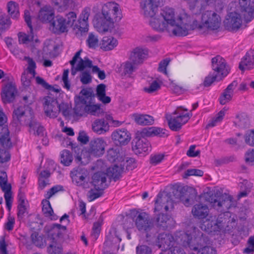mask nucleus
I'll use <instances>...</instances> for the list:
<instances>
[{"mask_svg": "<svg viewBox=\"0 0 254 254\" xmlns=\"http://www.w3.org/2000/svg\"><path fill=\"white\" fill-rule=\"evenodd\" d=\"M180 17V13L176 20L174 9L166 7L162 9L160 15L150 17L149 24L158 32L166 31L176 36H185L180 34L184 29V24Z\"/></svg>", "mask_w": 254, "mask_h": 254, "instance_id": "nucleus-1", "label": "nucleus"}, {"mask_svg": "<svg viewBox=\"0 0 254 254\" xmlns=\"http://www.w3.org/2000/svg\"><path fill=\"white\" fill-rule=\"evenodd\" d=\"M180 19L184 24V29L181 35L187 36L190 30L195 29L201 30L206 29L211 30L218 29L221 24V18L215 12L212 10H206L201 15V21L198 22L196 20L192 21L191 17L187 14L184 10L180 11Z\"/></svg>", "mask_w": 254, "mask_h": 254, "instance_id": "nucleus-2", "label": "nucleus"}, {"mask_svg": "<svg viewBox=\"0 0 254 254\" xmlns=\"http://www.w3.org/2000/svg\"><path fill=\"white\" fill-rule=\"evenodd\" d=\"M206 241L207 238L198 231L190 234L184 233L182 235V245L193 251L194 254H215V250L207 246Z\"/></svg>", "mask_w": 254, "mask_h": 254, "instance_id": "nucleus-3", "label": "nucleus"}, {"mask_svg": "<svg viewBox=\"0 0 254 254\" xmlns=\"http://www.w3.org/2000/svg\"><path fill=\"white\" fill-rule=\"evenodd\" d=\"M79 94L80 95L75 99L74 113L80 116L86 113L95 115L100 106L95 104L96 96L92 88H83Z\"/></svg>", "mask_w": 254, "mask_h": 254, "instance_id": "nucleus-4", "label": "nucleus"}, {"mask_svg": "<svg viewBox=\"0 0 254 254\" xmlns=\"http://www.w3.org/2000/svg\"><path fill=\"white\" fill-rule=\"evenodd\" d=\"M102 13L104 19L101 17L97 23V26L101 31H107L115 22L119 21L122 18L119 5L113 1L107 2L104 5Z\"/></svg>", "mask_w": 254, "mask_h": 254, "instance_id": "nucleus-5", "label": "nucleus"}, {"mask_svg": "<svg viewBox=\"0 0 254 254\" xmlns=\"http://www.w3.org/2000/svg\"><path fill=\"white\" fill-rule=\"evenodd\" d=\"M76 18L74 12H69L65 17L61 15L55 16L50 24V29L55 34H60L66 32L71 27Z\"/></svg>", "mask_w": 254, "mask_h": 254, "instance_id": "nucleus-6", "label": "nucleus"}, {"mask_svg": "<svg viewBox=\"0 0 254 254\" xmlns=\"http://www.w3.org/2000/svg\"><path fill=\"white\" fill-rule=\"evenodd\" d=\"M131 214L133 216V220L134 222L135 227L141 232H145L146 242L148 244H150L149 238L150 235L148 232L153 227V224L150 220L149 215L144 212H139L137 210H133Z\"/></svg>", "mask_w": 254, "mask_h": 254, "instance_id": "nucleus-7", "label": "nucleus"}, {"mask_svg": "<svg viewBox=\"0 0 254 254\" xmlns=\"http://www.w3.org/2000/svg\"><path fill=\"white\" fill-rule=\"evenodd\" d=\"M81 52V50L77 51L72 59L69 61L71 66V75L74 76L78 71H82L86 68H92L93 72L98 73L100 70L99 67L97 65H93L92 61L88 57H85L84 59L80 58Z\"/></svg>", "mask_w": 254, "mask_h": 254, "instance_id": "nucleus-8", "label": "nucleus"}, {"mask_svg": "<svg viewBox=\"0 0 254 254\" xmlns=\"http://www.w3.org/2000/svg\"><path fill=\"white\" fill-rule=\"evenodd\" d=\"M91 9L88 7H85L79 15L77 22L74 25L77 36H81L85 34L89 30L88 18Z\"/></svg>", "mask_w": 254, "mask_h": 254, "instance_id": "nucleus-9", "label": "nucleus"}, {"mask_svg": "<svg viewBox=\"0 0 254 254\" xmlns=\"http://www.w3.org/2000/svg\"><path fill=\"white\" fill-rule=\"evenodd\" d=\"M223 220L221 215L217 218L215 216H209L202 224L201 228L208 232H220L224 227L225 222Z\"/></svg>", "mask_w": 254, "mask_h": 254, "instance_id": "nucleus-10", "label": "nucleus"}, {"mask_svg": "<svg viewBox=\"0 0 254 254\" xmlns=\"http://www.w3.org/2000/svg\"><path fill=\"white\" fill-rule=\"evenodd\" d=\"M70 174L72 182H74L77 186L81 187L84 189L89 188V183L86 181L88 175L86 169L78 167L74 168L70 172Z\"/></svg>", "mask_w": 254, "mask_h": 254, "instance_id": "nucleus-11", "label": "nucleus"}, {"mask_svg": "<svg viewBox=\"0 0 254 254\" xmlns=\"http://www.w3.org/2000/svg\"><path fill=\"white\" fill-rule=\"evenodd\" d=\"M177 240H175L171 234L162 233L159 234L156 240V245L162 250H170L177 244Z\"/></svg>", "mask_w": 254, "mask_h": 254, "instance_id": "nucleus-12", "label": "nucleus"}, {"mask_svg": "<svg viewBox=\"0 0 254 254\" xmlns=\"http://www.w3.org/2000/svg\"><path fill=\"white\" fill-rule=\"evenodd\" d=\"M24 18L25 22L26 23L28 27L29 28L30 34L27 35L23 33H19L18 34V39L20 43L27 44L30 42L35 41L37 42L38 40L34 39V36L33 33V28L31 22V17L30 12L28 10H25Z\"/></svg>", "mask_w": 254, "mask_h": 254, "instance_id": "nucleus-13", "label": "nucleus"}, {"mask_svg": "<svg viewBox=\"0 0 254 254\" xmlns=\"http://www.w3.org/2000/svg\"><path fill=\"white\" fill-rule=\"evenodd\" d=\"M44 110L47 116L56 118L59 114L58 102L57 99L50 96L44 98Z\"/></svg>", "mask_w": 254, "mask_h": 254, "instance_id": "nucleus-14", "label": "nucleus"}, {"mask_svg": "<svg viewBox=\"0 0 254 254\" xmlns=\"http://www.w3.org/2000/svg\"><path fill=\"white\" fill-rule=\"evenodd\" d=\"M162 2L163 0H143L140 3V6L144 16L147 17L154 16L157 7Z\"/></svg>", "mask_w": 254, "mask_h": 254, "instance_id": "nucleus-15", "label": "nucleus"}, {"mask_svg": "<svg viewBox=\"0 0 254 254\" xmlns=\"http://www.w3.org/2000/svg\"><path fill=\"white\" fill-rule=\"evenodd\" d=\"M24 59L27 62L28 66L27 67L28 72L24 71L21 75V82L25 86H29L30 85L31 80L36 75L35 68L36 65L34 60L27 57H25Z\"/></svg>", "mask_w": 254, "mask_h": 254, "instance_id": "nucleus-16", "label": "nucleus"}, {"mask_svg": "<svg viewBox=\"0 0 254 254\" xmlns=\"http://www.w3.org/2000/svg\"><path fill=\"white\" fill-rule=\"evenodd\" d=\"M4 114L0 110V144L4 148H10L12 147V143L8 127L3 125L4 122Z\"/></svg>", "mask_w": 254, "mask_h": 254, "instance_id": "nucleus-17", "label": "nucleus"}, {"mask_svg": "<svg viewBox=\"0 0 254 254\" xmlns=\"http://www.w3.org/2000/svg\"><path fill=\"white\" fill-rule=\"evenodd\" d=\"M111 138L114 143L118 146L127 145L131 139L130 133L125 128L114 130L111 134Z\"/></svg>", "mask_w": 254, "mask_h": 254, "instance_id": "nucleus-18", "label": "nucleus"}, {"mask_svg": "<svg viewBox=\"0 0 254 254\" xmlns=\"http://www.w3.org/2000/svg\"><path fill=\"white\" fill-rule=\"evenodd\" d=\"M208 201L214 207H217V209L222 208L221 210H225L230 207L232 201V197L225 193L219 198H216L215 195L210 196Z\"/></svg>", "mask_w": 254, "mask_h": 254, "instance_id": "nucleus-19", "label": "nucleus"}, {"mask_svg": "<svg viewBox=\"0 0 254 254\" xmlns=\"http://www.w3.org/2000/svg\"><path fill=\"white\" fill-rule=\"evenodd\" d=\"M211 63L212 69L216 72L215 74L220 75L222 78L229 73V68L226 66L225 60L220 56L212 58Z\"/></svg>", "mask_w": 254, "mask_h": 254, "instance_id": "nucleus-20", "label": "nucleus"}, {"mask_svg": "<svg viewBox=\"0 0 254 254\" xmlns=\"http://www.w3.org/2000/svg\"><path fill=\"white\" fill-rule=\"evenodd\" d=\"M190 119L189 113L184 115H179L176 117L167 118L168 124L170 128L175 131L180 130L183 125L185 124Z\"/></svg>", "mask_w": 254, "mask_h": 254, "instance_id": "nucleus-21", "label": "nucleus"}, {"mask_svg": "<svg viewBox=\"0 0 254 254\" xmlns=\"http://www.w3.org/2000/svg\"><path fill=\"white\" fill-rule=\"evenodd\" d=\"M106 142L101 138L91 140L90 142L88 152L91 155L99 157L105 152Z\"/></svg>", "mask_w": 254, "mask_h": 254, "instance_id": "nucleus-22", "label": "nucleus"}, {"mask_svg": "<svg viewBox=\"0 0 254 254\" xmlns=\"http://www.w3.org/2000/svg\"><path fill=\"white\" fill-rule=\"evenodd\" d=\"M239 2L246 22L251 21L254 17V0H239Z\"/></svg>", "mask_w": 254, "mask_h": 254, "instance_id": "nucleus-23", "label": "nucleus"}, {"mask_svg": "<svg viewBox=\"0 0 254 254\" xmlns=\"http://www.w3.org/2000/svg\"><path fill=\"white\" fill-rule=\"evenodd\" d=\"M239 2L246 22L251 21L254 17V0H239Z\"/></svg>", "mask_w": 254, "mask_h": 254, "instance_id": "nucleus-24", "label": "nucleus"}, {"mask_svg": "<svg viewBox=\"0 0 254 254\" xmlns=\"http://www.w3.org/2000/svg\"><path fill=\"white\" fill-rule=\"evenodd\" d=\"M150 148L149 142L145 138H136L132 142V149L136 154L144 155Z\"/></svg>", "mask_w": 254, "mask_h": 254, "instance_id": "nucleus-25", "label": "nucleus"}, {"mask_svg": "<svg viewBox=\"0 0 254 254\" xmlns=\"http://www.w3.org/2000/svg\"><path fill=\"white\" fill-rule=\"evenodd\" d=\"M163 207L164 208L166 211H168L169 208H172L173 207V201L168 196H163L162 193H159L155 200L154 211H160Z\"/></svg>", "mask_w": 254, "mask_h": 254, "instance_id": "nucleus-26", "label": "nucleus"}, {"mask_svg": "<svg viewBox=\"0 0 254 254\" xmlns=\"http://www.w3.org/2000/svg\"><path fill=\"white\" fill-rule=\"evenodd\" d=\"M108 175L103 172H98L94 173L92 176V185L95 188L105 190L109 186L107 182Z\"/></svg>", "mask_w": 254, "mask_h": 254, "instance_id": "nucleus-27", "label": "nucleus"}, {"mask_svg": "<svg viewBox=\"0 0 254 254\" xmlns=\"http://www.w3.org/2000/svg\"><path fill=\"white\" fill-rule=\"evenodd\" d=\"M17 93L16 87L11 83H8L3 88L1 94V99L3 103L12 102L15 99Z\"/></svg>", "mask_w": 254, "mask_h": 254, "instance_id": "nucleus-28", "label": "nucleus"}, {"mask_svg": "<svg viewBox=\"0 0 254 254\" xmlns=\"http://www.w3.org/2000/svg\"><path fill=\"white\" fill-rule=\"evenodd\" d=\"M239 68L242 71L250 70L254 67V50H249L241 59Z\"/></svg>", "mask_w": 254, "mask_h": 254, "instance_id": "nucleus-29", "label": "nucleus"}, {"mask_svg": "<svg viewBox=\"0 0 254 254\" xmlns=\"http://www.w3.org/2000/svg\"><path fill=\"white\" fill-rule=\"evenodd\" d=\"M237 85L238 82L236 80L233 81L228 85L219 98V103L221 105H225L231 100L234 90Z\"/></svg>", "mask_w": 254, "mask_h": 254, "instance_id": "nucleus-30", "label": "nucleus"}, {"mask_svg": "<svg viewBox=\"0 0 254 254\" xmlns=\"http://www.w3.org/2000/svg\"><path fill=\"white\" fill-rule=\"evenodd\" d=\"M227 27L231 31H237L242 25V19L240 14L231 12L229 15V18L226 22Z\"/></svg>", "mask_w": 254, "mask_h": 254, "instance_id": "nucleus-31", "label": "nucleus"}, {"mask_svg": "<svg viewBox=\"0 0 254 254\" xmlns=\"http://www.w3.org/2000/svg\"><path fill=\"white\" fill-rule=\"evenodd\" d=\"M209 210L205 204L198 203L195 204L191 209L193 216L198 219H203L208 216Z\"/></svg>", "mask_w": 254, "mask_h": 254, "instance_id": "nucleus-32", "label": "nucleus"}, {"mask_svg": "<svg viewBox=\"0 0 254 254\" xmlns=\"http://www.w3.org/2000/svg\"><path fill=\"white\" fill-rule=\"evenodd\" d=\"M66 227L59 224H54L49 230L48 239L50 241H57L58 239L62 238Z\"/></svg>", "mask_w": 254, "mask_h": 254, "instance_id": "nucleus-33", "label": "nucleus"}, {"mask_svg": "<svg viewBox=\"0 0 254 254\" xmlns=\"http://www.w3.org/2000/svg\"><path fill=\"white\" fill-rule=\"evenodd\" d=\"M55 17V13L51 6H45L39 11L38 17L39 20L44 23H50Z\"/></svg>", "mask_w": 254, "mask_h": 254, "instance_id": "nucleus-34", "label": "nucleus"}, {"mask_svg": "<svg viewBox=\"0 0 254 254\" xmlns=\"http://www.w3.org/2000/svg\"><path fill=\"white\" fill-rule=\"evenodd\" d=\"M109 123L104 119L95 120L92 125L94 132L98 134H104L109 130Z\"/></svg>", "mask_w": 254, "mask_h": 254, "instance_id": "nucleus-35", "label": "nucleus"}, {"mask_svg": "<svg viewBox=\"0 0 254 254\" xmlns=\"http://www.w3.org/2000/svg\"><path fill=\"white\" fill-rule=\"evenodd\" d=\"M148 55V51L139 48H136L131 52L130 61L135 64L142 63Z\"/></svg>", "mask_w": 254, "mask_h": 254, "instance_id": "nucleus-36", "label": "nucleus"}, {"mask_svg": "<svg viewBox=\"0 0 254 254\" xmlns=\"http://www.w3.org/2000/svg\"><path fill=\"white\" fill-rule=\"evenodd\" d=\"M132 118L137 124L141 126L151 125L154 121L153 117L146 114H134Z\"/></svg>", "mask_w": 254, "mask_h": 254, "instance_id": "nucleus-37", "label": "nucleus"}, {"mask_svg": "<svg viewBox=\"0 0 254 254\" xmlns=\"http://www.w3.org/2000/svg\"><path fill=\"white\" fill-rule=\"evenodd\" d=\"M118 44V40L113 37H104L101 44V48L106 51H110L115 48Z\"/></svg>", "mask_w": 254, "mask_h": 254, "instance_id": "nucleus-38", "label": "nucleus"}, {"mask_svg": "<svg viewBox=\"0 0 254 254\" xmlns=\"http://www.w3.org/2000/svg\"><path fill=\"white\" fill-rule=\"evenodd\" d=\"M25 108H28V107L25 106H19L14 110L12 114V123L15 126H17L21 124V119L24 117L25 114Z\"/></svg>", "mask_w": 254, "mask_h": 254, "instance_id": "nucleus-39", "label": "nucleus"}, {"mask_svg": "<svg viewBox=\"0 0 254 254\" xmlns=\"http://www.w3.org/2000/svg\"><path fill=\"white\" fill-rule=\"evenodd\" d=\"M166 132V129L157 127H150L143 130V133L147 136H159L160 137H165L168 135Z\"/></svg>", "mask_w": 254, "mask_h": 254, "instance_id": "nucleus-40", "label": "nucleus"}, {"mask_svg": "<svg viewBox=\"0 0 254 254\" xmlns=\"http://www.w3.org/2000/svg\"><path fill=\"white\" fill-rule=\"evenodd\" d=\"M7 12L13 19H17L19 16V5L14 1H10L7 3Z\"/></svg>", "mask_w": 254, "mask_h": 254, "instance_id": "nucleus-41", "label": "nucleus"}, {"mask_svg": "<svg viewBox=\"0 0 254 254\" xmlns=\"http://www.w3.org/2000/svg\"><path fill=\"white\" fill-rule=\"evenodd\" d=\"M124 168L121 166L115 165L113 167H110L107 170L108 176L111 177L116 181L121 177Z\"/></svg>", "mask_w": 254, "mask_h": 254, "instance_id": "nucleus-42", "label": "nucleus"}, {"mask_svg": "<svg viewBox=\"0 0 254 254\" xmlns=\"http://www.w3.org/2000/svg\"><path fill=\"white\" fill-rule=\"evenodd\" d=\"M173 193L176 198H179L183 204L186 206H189L190 204V200L193 199L194 195L192 196H188L187 191L184 194L183 189L181 190H177L173 191Z\"/></svg>", "mask_w": 254, "mask_h": 254, "instance_id": "nucleus-43", "label": "nucleus"}, {"mask_svg": "<svg viewBox=\"0 0 254 254\" xmlns=\"http://www.w3.org/2000/svg\"><path fill=\"white\" fill-rule=\"evenodd\" d=\"M170 218L167 215L160 214L156 218L157 226L160 229L166 230L169 227V221Z\"/></svg>", "mask_w": 254, "mask_h": 254, "instance_id": "nucleus-44", "label": "nucleus"}, {"mask_svg": "<svg viewBox=\"0 0 254 254\" xmlns=\"http://www.w3.org/2000/svg\"><path fill=\"white\" fill-rule=\"evenodd\" d=\"M11 24V20L8 15H1L0 16V35L9 29Z\"/></svg>", "mask_w": 254, "mask_h": 254, "instance_id": "nucleus-45", "label": "nucleus"}, {"mask_svg": "<svg viewBox=\"0 0 254 254\" xmlns=\"http://www.w3.org/2000/svg\"><path fill=\"white\" fill-rule=\"evenodd\" d=\"M47 252L49 254H62L63 248L57 241H51V244L47 247Z\"/></svg>", "mask_w": 254, "mask_h": 254, "instance_id": "nucleus-46", "label": "nucleus"}, {"mask_svg": "<svg viewBox=\"0 0 254 254\" xmlns=\"http://www.w3.org/2000/svg\"><path fill=\"white\" fill-rule=\"evenodd\" d=\"M52 3L57 7L72 8L75 5V0H51Z\"/></svg>", "mask_w": 254, "mask_h": 254, "instance_id": "nucleus-47", "label": "nucleus"}, {"mask_svg": "<svg viewBox=\"0 0 254 254\" xmlns=\"http://www.w3.org/2000/svg\"><path fill=\"white\" fill-rule=\"evenodd\" d=\"M73 160L71 153L67 150H64L61 154V162L65 166L70 165Z\"/></svg>", "mask_w": 254, "mask_h": 254, "instance_id": "nucleus-48", "label": "nucleus"}, {"mask_svg": "<svg viewBox=\"0 0 254 254\" xmlns=\"http://www.w3.org/2000/svg\"><path fill=\"white\" fill-rule=\"evenodd\" d=\"M241 190L244 189L245 190L241 191L238 195V198H240L243 197H245L247 195L249 192L250 191V190L252 187V184L247 180H244L243 182L240 184V185Z\"/></svg>", "mask_w": 254, "mask_h": 254, "instance_id": "nucleus-49", "label": "nucleus"}, {"mask_svg": "<svg viewBox=\"0 0 254 254\" xmlns=\"http://www.w3.org/2000/svg\"><path fill=\"white\" fill-rule=\"evenodd\" d=\"M104 190L95 188L91 189L88 192L87 198L89 201H92L102 196Z\"/></svg>", "mask_w": 254, "mask_h": 254, "instance_id": "nucleus-50", "label": "nucleus"}, {"mask_svg": "<svg viewBox=\"0 0 254 254\" xmlns=\"http://www.w3.org/2000/svg\"><path fill=\"white\" fill-rule=\"evenodd\" d=\"M29 127L30 130H33L35 134L38 136H43L44 134V127L39 125L37 123L33 122L29 124Z\"/></svg>", "mask_w": 254, "mask_h": 254, "instance_id": "nucleus-51", "label": "nucleus"}, {"mask_svg": "<svg viewBox=\"0 0 254 254\" xmlns=\"http://www.w3.org/2000/svg\"><path fill=\"white\" fill-rule=\"evenodd\" d=\"M226 110H225L224 108L221 110L217 115V116L213 119L206 126V128H208L209 127H213L216 126L217 123H219L222 121L223 120L224 116L225 114V111Z\"/></svg>", "mask_w": 254, "mask_h": 254, "instance_id": "nucleus-52", "label": "nucleus"}, {"mask_svg": "<svg viewBox=\"0 0 254 254\" xmlns=\"http://www.w3.org/2000/svg\"><path fill=\"white\" fill-rule=\"evenodd\" d=\"M103 221V218L100 217L98 221L93 224L91 236L95 240H96L99 236L101 230V226Z\"/></svg>", "mask_w": 254, "mask_h": 254, "instance_id": "nucleus-53", "label": "nucleus"}, {"mask_svg": "<svg viewBox=\"0 0 254 254\" xmlns=\"http://www.w3.org/2000/svg\"><path fill=\"white\" fill-rule=\"evenodd\" d=\"M99 40L97 36H95L92 33H89L88 38L86 40V43L88 47L92 49H95L98 45Z\"/></svg>", "mask_w": 254, "mask_h": 254, "instance_id": "nucleus-54", "label": "nucleus"}, {"mask_svg": "<svg viewBox=\"0 0 254 254\" xmlns=\"http://www.w3.org/2000/svg\"><path fill=\"white\" fill-rule=\"evenodd\" d=\"M43 205L42 211L46 216H52L54 213L53 209L49 200L44 199L42 201Z\"/></svg>", "mask_w": 254, "mask_h": 254, "instance_id": "nucleus-55", "label": "nucleus"}, {"mask_svg": "<svg viewBox=\"0 0 254 254\" xmlns=\"http://www.w3.org/2000/svg\"><path fill=\"white\" fill-rule=\"evenodd\" d=\"M222 79V77L220 75L209 74L205 78L203 82V85L205 87L209 86L215 81H219Z\"/></svg>", "mask_w": 254, "mask_h": 254, "instance_id": "nucleus-56", "label": "nucleus"}, {"mask_svg": "<svg viewBox=\"0 0 254 254\" xmlns=\"http://www.w3.org/2000/svg\"><path fill=\"white\" fill-rule=\"evenodd\" d=\"M137 64L132 63L131 61H127L125 63L124 66V73L126 75H130L134 72L136 68Z\"/></svg>", "mask_w": 254, "mask_h": 254, "instance_id": "nucleus-57", "label": "nucleus"}, {"mask_svg": "<svg viewBox=\"0 0 254 254\" xmlns=\"http://www.w3.org/2000/svg\"><path fill=\"white\" fill-rule=\"evenodd\" d=\"M244 139L247 144L254 147V129L248 130L244 135Z\"/></svg>", "mask_w": 254, "mask_h": 254, "instance_id": "nucleus-58", "label": "nucleus"}, {"mask_svg": "<svg viewBox=\"0 0 254 254\" xmlns=\"http://www.w3.org/2000/svg\"><path fill=\"white\" fill-rule=\"evenodd\" d=\"M80 81L83 84H87L92 81V76L90 74V71L88 70H83L80 71Z\"/></svg>", "mask_w": 254, "mask_h": 254, "instance_id": "nucleus-59", "label": "nucleus"}, {"mask_svg": "<svg viewBox=\"0 0 254 254\" xmlns=\"http://www.w3.org/2000/svg\"><path fill=\"white\" fill-rule=\"evenodd\" d=\"M32 243L37 247H42L44 246L43 238L39 236L37 232H33L31 235Z\"/></svg>", "mask_w": 254, "mask_h": 254, "instance_id": "nucleus-60", "label": "nucleus"}, {"mask_svg": "<svg viewBox=\"0 0 254 254\" xmlns=\"http://www.w3.org/2000/svg\"><path fill=\"white\" fill-rule=\"evenodd\" d=\"M163 154H154L150 156V163L153 165H156L160 163L164 158Z\"/></svg>", "mask_w": 254, "mask_h": 254, "instance_id": "nucleus-61", "label": "nucleus"}, {"mask_svg": "<svg viewBox=\"0 0 254 254\" xmlns=\"http://www.w3.org/2000/svg\"><path fill=\"white\" fill-rule=\"evenodd\" d=\"M136 251L137 254H153L151 248L145 245L137 246Z\"/></svg>", "mask_w": 254, "mask_h": 254, "instance_id": "nucleus-62", "label": "nucleus"}, {"mask_svg": "<svg viewBox=\"0 0 254 254\" xmlns=\"http://www.w3.org/2000/svg\"><path fill=\"white\" fill-rule=\"evenodd\" d=\"M63 189V187L61 186H56L52 188H51L50 190H49L47 193L45 195V197H46L45 199L48 200L50 199L52 196H53L54 194H55L56 193H57L60 190H62Z\"/></svg>", "mask_w": 254, "mask_h": 254, "instance_id": "nucleus-63", "label": "nucleus"}, {"mask_svg": "<svg viewBox=\"0 0 254 254\" xmlns=\"http://www.w3.org/2000/svg\"><path fill=\"white\" fill-rule=\"evenodd\" d=\"M203 175V172L199 169H190L187 170L185 173L184 178H187L190 176H196L201 177Z\"/></svg>", "mask_w": 254, "mask_h": 254, "instance_id": "nucleus-64", "label": "nucleus"}]
</instances>
